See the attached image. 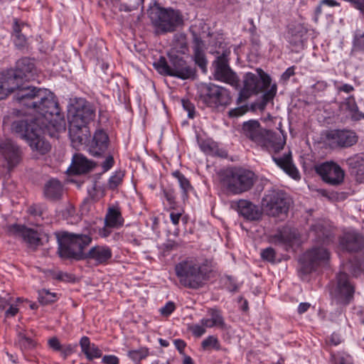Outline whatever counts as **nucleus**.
<instances>
[{
    "label": "nucleus",
    "mask_w": 364,
    "mask_h": 364,
    "mask_svg": "<svg viewBox=\"0 0 364 364\" xmlns=\"http://www.w3.org/2000/svg\"><path fill=\"white\" fill-rule=\"evenodd\" d=\"M18 312V309L13 305H11L9 308L5 312L6 317L15 316Z\"/></svg>",
    "instance_id": "64"
},
{
    "label": "nucleus",
    "mask_w": 364,
    "mask_h": 364,
    "mask_svg": "<svg viewBox=\"0 0 364 364\" xmlns=\"http://www.w3.org/2000/svg\"><path fill=\"white\" fill-rule=\"evenodd\" d=\"M196 100L203 107L220 109L228 107L232 98L228 89L213 83H205L198 87Z\"/></svg>",
    "instance_id": "7"
},
{
    "label": "nucleus",
    "mask_w": 364,
    "mask_h": 364,
    "mask_svg": "<svg viewBox=\"0 0 364 364\" xmlns=\"http://www.w3.org/2000/svg\"><path fill=\"white\" fill-rule=\"evenodd\" d=\"M326 139L333 148L348 149L358 141V136L353 130L335 129L328 132Z\"/></svg>",
    "instance_id": "14"
},
{
    "label": "nucleus",
    "mask_w": 364,
    "mask_h": 364,
    "mask_svg": "<svg viewBox=\"0 0 364 364\" xmlns=\"http://www.w3.org/2000/svg\"><path fill=\"white\" fill-rule=\"evenodd\" d=\"M311 232L315 235L318 242L328 244L331 242V231L322 223H317L313 225L311 228Z\"/></svg>",
    "instance_id": "35"
},
{
    "label": "nucleus",
    "mask_w": 364,
    "mask_h": 364,
    "mask_svg": "<svg viewBox=\"0 0 364 364\" xmlns=\"http://www.w3.org/2000/svg\"><path fill=\"white\" fill-rule=\"evenodd\" d=\"M298 240L299 237L296 231L287 226L278 229L275 234L270 235L269 237L270 243L283 246L286 250L292 247Z\"/></svg>",
    "instance_id": "17"
},
{
    "label": "nucleus",
    "mask_w": 364,
    "mask_h": 364,
    "mask_svg": "<svg viewBox=\"0 0 364 364\" xmlns=\"http://www.w3.org/2000/svg\"><path fill=\"white\" fill-rule=\"evenodd\" d=\"M172 175L178 179L180 187L183 191V200L188 198V193L192 189L190 181L185 176L181 173L179 171H174Z\"/></svg>",
    "instance_id": "38"
},
{
    "label": "nucleus",
    "mask_w": 364,
    "mask_h": 364,
    "mask_svg": "<svg viewBox=\"0 0 364 364\" xmlns=\"http://www.w3.org/2000/svg\"><path fill=\"white\" fill-rule=\"evenodd\" d=\"M294 74V67H290L287 68L286 71L282 75V79L284 81H287Z\"/></svg>",
    "instance_id": "63"
},
{
    "label": "nucleus",
    "mask_w": 364,
    "mask_h": 364,
    "mask_svg": "<svg viewBox=\"0 0 364 364\" xmlns=\"http://www.w3.org/2000/svg\"><path fill=\"white\" fill-rule=\"evenodd\" d=\"M48 346L50 348H52L55 351H60L61 349L62 345L60 344L58 338L56 337H53L50 338L48 341Z\"/></svg>",
    "instance_id": "56"
},
{
    "label": "nucleus",
    "mask_w": 364,
    "mask_h": 364,
    "mask_svg": "<svg viewBox=\"0 0 364 364\" xmlns=\"http://www.w3.org/2000/svg\"><path fill=\"white\" fill-rule=\"evenodd\" d=\"M13 70L21 75L23 80L28 81L33 77L36 68L33 61L31 58L25 57L16 62V67Z\"/></svg>",
    "instance_id": "30"
},
{
    "label": "nucleus",
    "mask_w": 364,
    "mask_h": 364,
    "mask_svg": "<svg viewBox=\"0 0 364 364\" xmlns=\"http://www.w3.org/2000/svg\"><path fill=\"white\" fill-rule=\"evenodd\" d=\"M193 57L196 64L203 71H206L207 60L205 55V43L198 36L193 39Z\"/></svg>",
    "instance_id": "33"
},
{
    "label": "nucleus",
    "mask_w": 364,
    "mask_h": 364,
    "mask_svg": "<svg viewBox=\"0 0 364 364\" xmlns=\"http://www.w3.org/2000/svg\"><path fill=\"white\" fill-rule=\"evenodd\" d=\"M11 230L21 236L28 246L32 248L43 245L49 240V237L47 234L28 228L24 225H14L11 227Z\"/></svg>",
    "instance_id": "16"
},
{
    "label": "nucleus",
    "mask_w": 364,
    "mask_h": 364,
    "mask_svg": "<svg viewBox=\"0 0 364 364\" xmlns=\"http://www.w3.org/2000/svg\"><path fill=\"white\" fill-rule=\"evenodd\" d=\"M77 347V345H72V344H66V345H62L61 349L59 352H60L61 356L66 359L70 355L73 354L75 352V348Z\"/></svg>",
    "instance_id": "51"
},
{
    "label": "nucleus",
    "mask_w": 364,
    "mask_h": 364,
    "mask_svg": "<svg viewBox=\"0 0 364 364\" xmlns=\"http://www.w3.org/2000/svg\"><path fill=\"white\" fill-rule=\"evenodd\" d=\"M214 75L216 80L233 85L237 82V76L230 69L225 55H222L214 61Z\"/></svg>",
    "instance_id": "18"
},
{
    "label": "nucleus",
    "mask_w": 364,
    "mask_h": 364,
    "mask_svg": "<svg viewBox=\"0 0 364 364\" xmlns=\"http://www.w3.org/2000/svg\"><path fill=\"white\" fill-rule=\"evenodd\" d=\"M307 30L301 23L291 24L289 26L287 33L288 42L294 47L301 48L303 46L304 37Z\"/></svg>",
    "instance_id": "27"
},
{
    "label": "nucleus",
    "mask_w": 364,
    "mask_h": 364,
    "mask_svg": "<svg viewBox=\"0 0 364 364\" xmlns=\"http://www.w3.org/2000/svg\"><path fill=\"white\" fill-rule=\"evenodd\" d=\"M257 74L247 73L243 80V87L239 93L237 100V104L245 102L252 95L264 92L262 100L258 105V108L264 109L267 103L272 101L277 94V87L276 84L271 85L270 77L261 68L257 69Z\"/></svg>",
    "instance_id": "4"
},
{
    "label": "nucleus",
    "mask_w": 364,
    "mask_h": 364,
    "mask_svg": "<svg viewBox=\"0 0 364 364\" xmlns=\"http://www.w3.org/2000/svg\"><path fill=\"white\" fill-rule=\"evenodd\" d=\"M355 285L349 275L340 272L336 277L335 285L331 290L332 301L340 306H346L354 299Z\"/></svg>",
    "instance_id": "10"
},
{
    "label": "nucleus",
    "mask_w": 364,
    "mask_h": 364,
    "mask_svg": "<svg viewBox=\"0 0 364 364\" xmlns=\"http://www.w3.org/2000/svg\"><path fill=\"white\" fill-rule=\"evenodd\" d=\"M203 350H220L221 345L218 338L215 336H209L201 343Z\"/></svg>",
    "instance_id": "40"
},
{
    "label": "nucleus",
    "mask_w": 364,
    "mask_h": 364,
    "mask_svg": "<svg viewBox=\"0 0 364 364\" xmlns=\"http://www.w3.org/2000/svg\"><path fill=\"white\" fill-rule=\"evenodd\" d=\"M95 116V105L84 98H79L69 109L68 118L69 124L85 127L94 121Z\"/></svg>",
    "instance_id": "11"
},
{
    "label": "nucleus",
    "mask_w": 364,
    "mask_h": 364,
    "mask_svg": "<svg viewBox=\"0 0 364 364\" xmlns=\"http://www.w3.org/2000/svg\"><path fill=\"white\" fill-rule=\"evenodd\" d=\"M242 133L247 139L272 154V160L287 175L294 180L300 178L299 172L293 162L291 151L281 157L274 156L282 151L285 145V139L279 134L263 128L260 123L255 119L242 124Z\"/></svg>",
    "instance_id": "2"
},
{
    "label": "nucleus",
    "mask_w": 364,
    "mask_h": 364,
    "mask_svg": "<svg viewBox=\"0 0 364 364\" xmlns=\"http://www.w3.org/2000/svg\"><path fill=\"white\" fill-rule=\"evenodd\" d=\"M330 363L332 364H353L352 357L347 353L331 352Z\"/></svg>",
    "instance_id": "39"
},
{
    "label": "nucleus",
    "mask_w": 364,
    "mask_h": 364,
    "mask_svg": "<svg viewBox=\"0 0 364 364\" xmlns=\"http://www.w3.org/2000/svg\"><path fill=\"white\" fill-rule=\"evenodd\" d=\"M79 344L82 353L89 361L102 357V350L95 343H92L87 336H82L80 340Z\"/></svg>",
    "instance_id": "32"
},
{
    "label": "nucleus",
    "mask_w": 364,
    "mask_h": 364,
    "mask_svg": "<svg viewBox=\"0 0 364 364\" xmlns=\"http://www.w3.org/2000/svg\"><path fill=\"white\" fill-rule=\"evenodd\" d=\"M0 77L11 92L17 90L16 101L36 114L34 117L14 121L12 131L25 139L33 150L41 155L46 154L50 151V145L44 140L43 134L55 127L61 119L60 109L55 95L47 89L22 86L26 80L13 69L3 71Z\"/></svg>",
    "instance_id": "1"
},
{
    "label": "nucleus",
    "mask_w": 364,
    "mask_h": 364,
    "mask_svg": "<svg viewBox=\"0 0 364 364\" xmlns=\"http://www.w3.org/2000/svg\"><path fill=\"white\" fill-rule=\"evenodd\" d=\"M350 172L356 177V181L361 183L364 179V155L355 154L346 160Z\"/></svg>",
    "instance_id": "26"
},
{
    "label": "nucleus",
    "mask_w": 364,
    "mask_h": 364,
    "mask_svg": "<svg viewBox=\"0 0 364 364\" xmlns=\"http://www.w3.org/2000/svg\"><path fill=\"white\" fill-rule=\"evenodd\" d=\"M18 342L21 348L25 350H32L37 345L36 341L22 333L18 334Z\"/></svg>",
    "instance_id": "43"
},
{
    "label": "nucleus",
    "mask_w": 364,
    "mask_h": 364,
    "mask_svg": "<svg viewBox=\"0 0 364 364\" xmlns=\"http://www.w3.org/2000/svg\"><path fill=\"white\" fill-rule=\"evenodd\" d=\"M38 301L43 305H48L55 302L58 299L55 293L50 292L47 289H41L38 291Z\"/></svg>",
    "instance_id": "42"
},
{
    "label": "nucleus",
    "mask_w": 364,
    "mask_h": 364,
    "mask_svg": "<svg viewBox=\"0 0 364 364\" xmlns=\"http://www.w3.org/2000/svg\"><path fill=\"white\" fill-rule=\"evenodd\" d=\"M163 245H164V250L165 251H168V252L175 250L178 247V244L176 242L173 241V240H168L166 243H164Z\"/></svg>",
    "instance_id": "60"
},
{
    "label": "nucleus",
    "mask_w": 364,
    "mask_h": 364,
    "mask_svg": "<svg viewBox=\"0 0 364 364\" xmlns=\"http://www.w3.org/2000/svg\"><path fill=\"white\" fill-rule=\"evenodd\" d=\"M260 255L262 259L264 261H267L271 263H274L275 262L276 252L271 247L262 250Z\"/></svg>",
    "instance_id": "46"
},
{
    "label": "nucleus",
    "mask_w": 364,
    "mask_h": 364,
    "mask_svg": "<svg viewBox=\"0 0 364 364\" xmlns=\"http://www.w3.org/2000/svg\"><path fill=\"white\" fill-rule=\"evenodd\" d=\"M164 194L168 203L170 209L175 210L176 208V202L174 191L172 189L164 190Z\"/></svg>",
    "instance_id": "49"
},
{
    "label": "nucleus",
    "mask_w": 364,
    "mask_h": 364,
    "mask_svg": "<svg viewBox=\"0 0 364 364\" xmlns=\"http://www.w3.org/2000/svg\"><path fill=\"white\" fill-rule=\"evenodd\" d=\"M109 138L102 130L95 132L90 146V152L94 156H100L104 154L108 147Z\"/></svg>",
    "instance_id": "25"
},
{
    "label": "nucleus",
    "mask_w": 364,
    "mask_h": 364,
    "mask_svg": "<svg viewBox=\"0 0 364 364\" xmlns=\"http://www.w3.org/2000/svg\"><path fill=\"white\" fill-rule=\"evenodd\" d=\"M255 173L247 169L230 167L218 172L220 183L228 193L238 195L250 191L255 181Z\"/></svg>",
    "instance_id": "5"
},
{
    "label": "nucleus",
    "mask_w": 364,
    "mask_h": 364,
    "mask_svg": "<svg viewBox=\"0 0 364 364\" xmlns=\"http://www.w3.org/2000/svg\"><path fill=\"white\" fill-rule=\"evenodd\" d=\"M248 111L247 105L241 106L229 111V116L231 117H237L243 115Z\"/></svg>",
    "instance_id": "53"
},
{
    "label": "nucleus",
    "mask_w": 364,
    "mask_h": 364,
    "mask_svg": "<svg viewBox=\"0 0 364 364\" xmlns=\"http://www.w3.org/2000/svg\"><path fill=\"white\" fill-rule=\"evenodd\" d=\"M175 304L173 301H168L166 305L160 309V312L163 316H169L175 310Z\"/></svg>",
    "instance_id": "54"
},
{
    "label": "nucleus",
    "mask_w": 364,
    "mask_h": 364,
    "mask_svg": "<svg viewBox=\"0 0 364 364\" xmlns=\"http://www.w3.org/2000/svg\"><path fill=\"white\" fill-rule=\"evenodd\" d=\"M338 108L341 112L347 114L353 121L357 122L364 119V113L359 110L355 97L353 95L349 96L340 102Z\"/></svg>",
    "instance_id": "24"
},
{
    "label": "nucleus",
    "mask_w": 364,
    "mask_h": 364,
    "mask_svg": "<svg viewBox=\"0 0 364 364\" xmlns=\"http://www.w3.org/2000/svg\"><path fill=\"white\" fill-rule=\"evenodd\" d=\"M149 355L148 349L146 348H141L138 350H130L128 353V356L134 361H140Z\"/></svg>",
    "instance_id": "44"
},
{
    "label": "nucleus",
    "mask_w": 364,
    "mask_h": 364,
    "mask_svg": "<svg viewBox=\"0 0 364 364\" xmlns=\"http://www.w3.org/2000/svg\"><path fill=\"white\" fill-rule=\"evenodd\" d=\"M58 243V253L65 259L76 261L85 259L84 249L92 242V237L85 234L63 232L56 234Z\"/></svg>",
    "instance_id": "6"
},
{
    "label": "nucleus",
    "mask_w": 364,
    "mask_h": 364,
    "mask_svg": "<svg viewBox=\"0 0 364 364\" xmlns=\"http://www.w3.org/2000/svg\"><path fill=\"white\" fill-rule=\"evenodd\" d=\"M95 166L92 161L88 160L82 154H75L73 156L70 171L73 174H82L90 171Z\"/></svg>",
    "instance_id": "28"
},
{
    "label": "nucleus",
    "mask_w": 364,
    "mask_h": 364,
    "mask_svg": "<svg viewBox=\"0 0 364 364\" xmlns=\"http://www.w3.org/2000/svg\"><path fill=\"white\" fill-rule=\"evenodd\" d=\"M0 153L8 162L9 167L16 166L20 161L19 148L11 139H6L0 143Z\"/></svg>",
    "instance_id": "22"
},
{
    "label": "nucleus",
    "mask_w": 364,
    "mask_h": 364,
    "mask_svg": "<svg viewBox=\"0 0 364 364\" xmlns=\"http://www.w3.org/2000/svg\"><path fill=\"white\" fill-rule=\"evenodd\" d=\"M342 338L340 334L337 333H333L329 338H327L326 339V347L327 351L332 352L331 351V346H338L342 342Z\"/></svg>",
    "instance_id": "45"
},
{
    "label": "nucleus",
    "mask_w": 364,
    "mask_h": 364,
    "mask_svg": "<svg viewBox=\"0 0 364 364\" xmlns=\"http://www.w3.org/2000/svg\"><path fill=\"white\" fill-rule=\"evenodd\" d=\"M112 257L110 247L103 245L92 247L87 253L85 252V259H92L96 264H107Z\"/></svg>",
    "instance_id": "23"
},
{
    "label": "nucleus",
    "mask_w": 364,
    "mask_h": 364,
    "mask_svg": "<svg viewBox=\"0 0 364 364\" xmlns=\"http://www.w3.org/2000/svg\"><path fill=\"white\" fill-rule=\"evenodd\" d=\"M339 245L347 252L360 251L364 249V236L354 230L345 232L339 237Z\"/></svg>",
    "instance_id": "19"
},
{
    "label": "nucleus",
    "mask_w": 364,
    "mask_h": 364,
    "mask_svg": "<svg viewBox=\"0 0 364 364\" xmlns=\"http://www.w3.org/2000/svg\"><path fill=\"white\" fill-rule=\"evenodd\" d=\"M330 258V252L323 247H313L306 251L300 259L301 270L304 274H309L322 263Z\"/></svg>",
    "instance_id": "13"
},
{
    "label": "nucleus",
    "mask_w": 364,
    "mask_h": 364,
    "mask_svg": "<svg viewBox=\"0 0 364 364\" xmlns=\"http://www.w3.org/2000/svg\"><path fill=\"white\" fill-rule=\"evenodd\" d=\"M174 344L177 350L181 354H184V349L186 346V343L181 339H176L174 341Z\"/></svg>",
    "instance_id": "62"
},
{
    "label": "nucleus",
    "mask_w": 364,
    "mask_h": 364,
    "mask_svg": "<svg viewBox=\"0 0 364 364\" xmlns=\"http://www.w3.org/2000/svg\"><path fill=\"white\" fill-rule=\"evenodd\" d=\"M28 212L31 215H41L42 213H43V211H42V209L38 205H31L29 208H28Z\"/></svg>",
    "instance_id": "59"
},
{
    "label": "nucleus",
    "mask_w": 364,
    "mask_h": 364,
    "mask_svg": "<svg viewBox=\"0 0 364 364\" xmlns=\"http://www.w3.org/2000/svg\"><path fill=\"white\" fill-rule=\"evenodd\" d=\"M29 31L27 23L15 18L13 25V37L15 45L18 48H23L26 45V34Z\"/></svg>",
    "instance_id": "29"
},
{
    "label": "nucleus",
    "mask_w": 364,
    "mask_h": 364,
    "mask_svg": "<svg viewBox=\"0 0 364 364\" xmlns=\"http://www.w3.org/2000/svg\"><path fill=\"white\" fill-rule=\"evenodd\" d=\"M181 216H182V212L172 211L170 213V218H171V223L174 225H178Z\"/></svg>",
    "instance_id": "58"
},
{
    "label": "nucleus",
    "mask_w": 364,
    "mask_h": 364,
    "mask_svg": "<svg viewBox=\"0 0 364 364\" xmlns=\"http://www.w3.org/2000/svg\"><path fill=\"white\" fill-rule=\"evenodd\" d=\"M70 124L69 133L74 146L85 144L88 141V128L87 126H74Z\"/></svg>",
    "instance_id": "34"
},
{
    "label": "nucleus",
    "mask_w": 364,
    "mask_h": 364,
    "mask_svg": "<svg viewBox=\"0 0 364 364\" xmlns=\"http://www.w3.org/2000/svg\"><path fill=\"white\" fill-rule=\"evenodd\" d=\"M102 363L105 364H119V358L113 355H105L102 357Z\"/></svg>",
    "instance_id": "57"
},
{
    "label": "nucleus",
    "mask_w": 364,
    "mask_h": 364,
    "mask_svg": "<svg viewBox=\"0 0 364 364\" xmlns=\"http://www.w3.org/2000/svg\"><path fill=\"white\" fill-rule=\"evenodd\" d=\"M125 176V171L122 170L116 171L112 176H110L107 181V186L110 190L116 189L122 184L123 178Z\"/></svg>",
    "instance_id": "41"
},
{
    "label": "nucleus",
    "mask_w": 364,
    "mask_h": 364,
    "mask_svg": "<svg viewBox=\"0 0 364 364\" xmlns=\"http://www.w3.org/2000/svg\"><path fill=\"white\" fill-rule=\"evenodd\" d=\"M200 147L201 150L210 155H215L223 156L222 153L224 151L219 149L218 145L216 142L208 139L202 141L200 143Z\"/></svg>",
    "instance_id": "37"
},
{
    "label": "nucleus",
    "mask_w": 364,
    "mask_h": 364,
    "mask_svg": "<svg viewBox=\"0 0 364 364\" xmlns=\"http://www.w3.org/2000/svg\"><path fill=\"white\" fill-rule=\"evenodd\" d=\"M289 207V204L286 194L281 191H268L262 200V210L271 217L286 215Z\"/></svg>",
    "instance_id": "12"
},
{
    "label": "nucleus",
    "mask_w": 364,
    "mask_h": 364,
    "mask_svg": "<svg viewBox=\"0 0 364 364\" xmlns=\"http://www.w3.org/2000/svg\"><path fill=\"white\" fill-rule=\"evenodd\" d=\"M114 164V158L112 155L107 156L105 160L102 164V168L104 172L109 171Z\"/></svg>",
    "instance_id": "55"
},
{
    "label": "nucleus",
    "mask_w": 364,
    "mask_h": 364,
    "mask_svg": "<svg viewBox=\"0 0 364 364\" xmlns=\"http://www.w3.org/2000/svg\"><path fill=\"white\" fill-rule=\"evenodd\" d=\"M205 326L202 323L194 324L189 327V330L192 332L193 335L196 337H200L205 333Z\"/></svg>",
    "instance_id": "52"
},
{
    "label": "nucleus",
    "mask_w": 364,
    "mask_h": 364,
    "mask_svg": "<svg viewBox=\"0 0 364 364\" xmlns=\"http://www.w3.org/2000/svg\"><path fill=\"white\" fill-rule=\"evenodd\" d=\"M63 193V185L57 178L49 179L43 186V196L48 201L58 202L60 200Z\"/></svg>",
    "instance_id": "20"
},
{
    "label": "nucleus",
    "mask_w": 364,
    "mask_h": 364,
    "mask_svg": "<svg viewBox=\"0 0 364 364\" xmlns=\"http://www.w3.org/2000/svg\"><path fill=\"white\" fill-rule=\"evenodd\" d=\"M316 171L324 182L330 185L338 186L343 182L344 171L333 161L325 162L317 166Z\"/></svg>",
    "instance_id": "15"
},
{
    "label": "nucleus",
    "mask_w": 364,
    "mask_h": 364,
    "mask_svg": "<svg viewBox=\"0 0 364 364\" xmlns=\"http://www.w3.org/2000/svg\"><path fill=\"white\" fill-rule=\"evenodd\" d=\"M181 103L183 109L188 112V116L189 118L193 119L195 116V106L189 100L186 99L181 100Z\"/></svg>",
    "instance_id": "50"
},
{
    "label": "nucleus",
    "mask_w": 364,
    "mask_h": 364,
    "mask_svg": "<svg viewBox=\"0 0 364 364\" xmlns=\"http://www.w3.org/2000/svg\"><path fill=\"white\" fill-rule=\"evenodd\" d=\"M174 270L181 286L198 289L209 279L211 266L206 259L188 257L178 262Z\"/></svg>",
    "instance_id": "3"
},
{
    "label": "nucleus",
    "mask_w": 364,
    "mask_h": 364,
    "mask_svg": "<svg viewBox=\"0 0 364 364\" xmlns=\"http://www.w3.org/2000/svg\"><path fill=\"white\" fill-rule=\"evenodd\" d=\"M237 210L239 214L247 220L256 221L262 218V209L247 200H239L237 203Z\"/></svg>",
    "instance_id": "21"
},
{
    "label": "nucleus",
    "mask_w": 364,
    "mask_h": 364,
    "mask_svg": "<svg viewBox=\"0 0 364 364\" xmlns=\"http://www.w3.org/2000/svg\"><path fill=\"white\" fill-rule=\"evenodd\" d=\"M55 278L60 281L70 282L73 280V275L66 272H59Z\"/></svg>",
    "instance_id": "61"
},
{
    "label": "nucleus",
    "mask_w": 364,
    "mask_h": 364,
    "mask_svg": "<svg viewBox=\"0 0 364 364\" xmlns=\"http://www.w3.org/2000/svg\"><path fill=\"white\" fill-rule=\"evenodd\" d=\"M105 222L107 227L119 228L123 225L124 218L118 208H109L105 215Z\"/></svg>",
    "instance_id": "36"
},
{
    "label": "nucleus",
    "mask_w": 364,
    "mask_h": 364,
    "mask_svg": "<svg viewBox=\"0 0 364 364\" xmlns=\"http://www.w3.org/2000/svg\"><path fill=\"white\" fill-rule=\"evenodd\" d=\"M352 267V273L355 276H358L360 273L364 272V255L357 259Z\"/></svg>",
    "instance_id": "48"
},
{
    "label": "nucleus",
    "mask_w": 364,
    "mask_h": 364,
    "mask_svg": "<svg viewBox=\"0 0 364 364\" xmlns=\"http://www.w3.org/2000/svg\"><path fill=\"white\" fill-rule=\"evenodd\" d=\"M210 318H203L200 323L207 328L218 327L220 329L225 328V322L222 311L217 308H210L207 311Z\"/></svg>",
    "instance_id": "31"
},
{
    "label": "nucleus",
    "mask_w": 364,
    "mask_h": 364,
    "mask_svg": "<svg viewBox=\"0 0 364 364\" xmlns=\"http://www.w3.org/2000/svg\"><path fill=\"white\" fill-rule=\"evenodd\" d=\"M169 62L164 57H161L154 63L157 71L164 75L176 77L182 80L193 79L196 76V70L188 65L182 57L171 53L168 54Z\"/></svg>",
    "instance_id": "8"
},
{
    "label": "nucleus",
    "mask_w": 364,
    "mask_h": 364,
    "mask_svg": "<svg viewBox=\"0 0 364 364\" xmlns=\"http://www.w3.org/2000/svg\"><path fill=\"white\" fill-rule=\"evenodd\" d=\"M353 46L356 50H364V32L357 31L355 33Z\"/></svg>",
    "instance_id": "47"
},
{
    "label": "nucleus",
    "mask_w": 364,
    "mask_h": 364,
    "mask_svg": "<svg viewBox=\"0 0 364 364\" xmlns=\"http://www.w3.org/2000/svg\"><path fill=\"white\" fill-rule=\"evenodd\" d=\"M151 18L157 35L174 32L183 24L181 13L171 8H159Z\"/></svg>",
    "instance_id": "9"
}]
</instances>
